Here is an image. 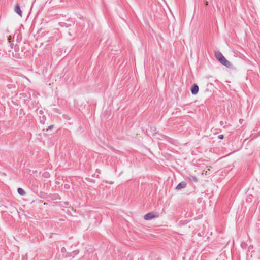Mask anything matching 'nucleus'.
<instances>
[{
  "mask_svg": "<svg viewBox=\"0 0 260 260\" xmlns=\"http://www.w3.org/2000/svg\"><path fill=\"white\" fill-rule=\"evenodd\" d=\"M215 55L216 58V59L223 65L227 67H231V62L228 61L222 55V54L219 52H216L215 53Z\"/></svg>",
  "mask_w": 260,
  "mask_h": 260,
  "instance_id": "1",
  "label": "nucleus"
},
{
  "mask_svg": "<svg viewBox=\"0 0 260 260\" xmlns=\"http://www.w3.org/2000/svg\"><path fill=\"white\" fill-rule=\"evenodd\" d=\"M159 214L156 212H150L144 216V219L146 220H151L158 217Z\"/></svg>",
  "mask_w": 260,
  "mask_h": 260,
  "instance_id": "2",
  "label": "nucleus"
},
{
  "mask_svg": "<svg viewBox=\"0 0 260 260\" xmlns=\"http://www.w3.org/2000/svg\"><path fill=\"white\" fill-rule=\"evenodd\" d=\"M191 91L192 94H197L199 91V87L197 85L194 84L191 87Z\"/></svg>",
  "mask_w": 260,
  "mask_h": 260,
  "instance_id": "3",
  "label": "nucleus"
},
{
  "mask_svg": "<svg viewBox=\"0 0 260 260\" xmlns=\"http://www.w3.org/2000/svg\"><path fill=\"white\" fill-rule=\"evenodd\" d=\"M186 186V182L183 181L179 183L177 186L176 187V189L180 190L182 188H185Z\"/></svg>",
  "mask_w": 260,
  "mask_h": 260,
  "instance_id": "4",
  "label": "nucleus"
},
{
  "mask_svg": "<svg viewBox=\"0 0 260 260\" xmlns=\"http://www.w3.org/2000/svg\"><path fill=\"white\" fill-rule=\"evenodd\" d=\"M15 11L20 16H22V12L20 9V6L18 4L16 5L15 7Z\"/></svg>",
  "mask_w": 260,
  "mask_h": 260,
  "instance_id": "5",
  "label": "nucleus"
},
{
  "mask_svg": "<svg viewBox=\"0 0 260 260\" xmlns=\"http://www.w3.org/2000/svg\"><path fill=\"white\" fill-rule=\"evenodd\" d=\"M17 191L19 194L22 195V196L24 195L25 193V191L21 188H18Z\"/></svg>",
  "mask_w": 260,
  "mask_h": 260,
  "instance_id": "6",
  "label": "nucleus"
},
{
  "mask_svg": "<svg viewBox=\"0 0 260 260\" xmlns=\"http://www.w3.org/2000/svg\"><path fill=\"white\" fill-rule=\"evenodd\" d=\"M189 179H190V180L196 182H197V181H198V179H197V178H196V177H195V176H191V177L189 178Z\"/></svg>",
  "mask_w": 260,
  "mask_h": 260,
  "instance_id": "7",
  "label": "nucleus"
},
{
  "mask_svg": "<svg viewBox=\"0 0 260 260\" xmlns=\"http://www.w3.org/2000/svg\"><path fill=\"white\" fill-rule=\"evenodd\" d=\"M219 137V138H221V139H222V138H223V135H220Z\"/></svg>",
  "mask_w": 260,
  "mask_h": 260,
  "instance_id": "8",
  "label": "nucleus"
},
{
  "mask_svg": "<svg viewBox=\"0 0 260 260\" xmlns=\"http://www.w3.org/2000/svg\"><path fill=\"white\" fill-rule=\"evenodd\" d=\"M206 5H208V2H206Z\"/></svg>",
  "mask_w": 260,
  "mask_h": 260,
  "instance_id": "9",
  "label": "nucleus"
}]
</instances>
